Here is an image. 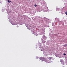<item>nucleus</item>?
<instances>
[{"mask_svg": "<svg viewBox=\"0 0 67 67\" xmlns=\"http://www.w3.org/2000/svg\"><path fill=\"white\" fill-rule=\"evenodd\" d=\"M36 6H37V5L36 4L35 5V7H36Z\"/></svg>", "mask_w": 67, "mask_h": 67, "instance_id": "nucleus-6", "label": "nucleus"}, {"mask_svg": "<svg viewBox=\"0 0 67 67\" xmlns=\"http://www.w3.org/2000/svg\"><path fill=\"white\" fill-rule=\"evenodd\" d=\"M45 42H46V41H45L44 40L42 41V43H45Z\"/></svg>", "mask_w": 67, "mask_h": 67, "instance_id": "nucleus-3", "label": "nucleus"}, {"mask_svg": "<svg viewBox=\"0 0 67 67\" xmlns=\"http://www.w3.org/2000/svg\"><path fill=\"white\" fill-rule=\"evenodd\" d=\"M43 37H45V36H43Z\"/></svg>", "mask_w": 67, "mask_h": 67, "instance_id": "nucleus-10", "label": "nucleus"}, {"mask_svg": "<svg viewBox=\"0 0 67 67\" xmlns=\"http://www.w3.org/2000/svg\"><path fill=\"white\" fill-rule=\"evenodd\" d=\"M63 46H65V47L67 46V44H65V45H64Z\"/></svg>", "mask_w": 67, "mask_h": 67, "instance_id": "nucleus-4", "label": "nucleus"}, {"mask_svg": "<svg viewBox=\"0 0 67 67\" xmlns=\"http://www.w3.org/2000/svg\"><path fill=\"white\" fill-rule=\"evenodd\" d=\"M53 61H52V62Z\"/></svg>", "mask_w": 67, "mask_h": 67, "instance_id": "nucleus-11", "label": "nucleus"}, {"mask_svg": "<svg viewBox=\"0 0 67 67\" xmlns=\"http://www.w3.org/2000/svg\"><path fill=\"white\" fill-rule=\"evenodd\" d=\"M38 57H36V58H38Z\"/></svg>", "mask_w": 67, "mask_h": 67, "instance_id": "nucleus-9", "label": "nucleus"}, {"mask_svg": "<svg viewBox=\"0 0 67 67\" xmlns=\"http://www.w3.org/2000/svg\"><path fill=\"white\" fill-rule=\"evenodd\" d=\"M53 61H52V62Z\"/></svg>", "mask_w": 67, "mask_h": 67, "instance_id": "nucleus-12", "label": "nucleus"}, {"mask_svg": "<svg viewBox=\"0 0 67 67\" xmlns=\"http://www.w3.org/2000/svg\"><path fill=\"white\" fill-rule=\"evenodd\" d=\"M63 55H66V54L65 53H64Z\"/></svg>", "mask_w": 67, "mask_h": 67, "instance_id": "nucleus-7", "label": "nucleus"}, {"mask_svg": "<svg viewBox=\"0 0 67 67\" xmlns=\"http://www.w3.org/2000/svg\"><path fill=\"white\" fill-rule=\"evenodd\" d=\"M65 14H66V15H67V12H65Z\"/></svg>", "mask_w": 67, "mask_h": 67, "instance_id": "nucleus-8", "label": "nucleus"}, {"mask_svg": "<svg viewBox=\"0 0 67 67\" xmlns=\"http://www.w3.org/2000/svg\"><path fill=\"white\" fill-rule=\"evenodd\" d=\"M44 59L45 58H44L42 57H41L40 58V60H41L42 61H43V60H44Z\"/></svg>", "mask_w": 67, "mask_h": 67, "instance_id": "nucleus-1", "label": "nucleus"}, {"mask_svg": "<svg viewBox=\"0 0 67 67\" xmlns=\"http://www.w3.org/2000/svg\"><path fill=\"white\" fill-rule=\"evenodd\" d=\"M52 57H49L48 58V59H49V60H51V59H52Z\"/></svg>", "mask_w": 67, "mask_h": 67, "instance_id": "nucleus-2", "label": "nucleus"}, {"mask_svg": "<svg viewBox=\"0 0 67 67\" xmlns=\"http://www.w3.org/2000/svg\"><path fill=\"white\" fill-rule=\"evenodd\" d=\"M8 2H11V1H9V0H8Z\"/></svg>", "mask_w": 67, "mask_h": 67, "instance_id": "nucleus-5", "label": "nucleus"}]
</instances>
